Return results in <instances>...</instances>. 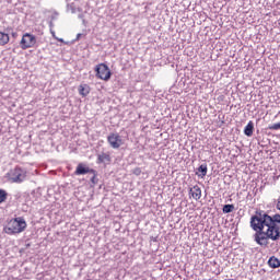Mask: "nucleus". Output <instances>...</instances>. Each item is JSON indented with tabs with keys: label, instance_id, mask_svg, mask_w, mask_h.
<instances>
[{
	"label": "nucleus",
	"instance_id": "1",
	"mask_svg": "<svg viewBox=\"0 0 280 280\" xmlns=\"http://www.w3.org/2000/svg\"><path fill=\"white\" fill-rule=\"evenodd\" d=\"M250 228L256 232L254 242L258 246L268 248L270 240L271 242L280 240V214L269 215L264 210H257L250 218Z\"/></svg>",
	"mask_w": 280,
	"mask_h": 280
},
{
	"label": "nucleus",
	"instance_id": "2",
	"mask_svg": "<svg viewBox=\"0 0 280 280\" xmlns=\"http://www.w3.org/2000/svg\"><path fill=\"white\" fill-rule=\"evenodd\" d=\"M27 229V223L23 218L12 219L4 228L3 231L7 235H16L23 233Z\"/></svg>",
	"mask_w": 280,
	"mask_h": 280
},
{
	"label": "nucleus",
	"instance_id": "3",
	"mask_svg": "<svg viewBox=\"0 0 280 280\" xmlns=\"http://www.w3.org/2000/svg\"><path fill=\"white\" fill-rule=\"evenodd\" d=\"M95 73L98 80H104L105 82H108V80H110V77L113 75V72H110V68H108L106 63L97 65L95 67Z\"/></svg>",
	"mask_w": 280,
	"mask_h": 280
},
{
	"label": "nucleus",
	"instance_id": "4",
	"mask_svg": "<svg viewBox=\"0 0 280 280\" xmlns=\"http://www.w3.org/2000/svg\"><path fill=\"white\" fill-rule=\"evenodd\" d=\"M34 45H36V36L25 33L20 42L21 49H31Z\"/></svg>",
	"mask_w": 280,
	"mask_h": 280
},
{
	"label": "nucleus",
	"instance_id": "5",
	"mask_svg": "<svg viewBox=\"0 0 280 280\" xmlns=\"http://www.w3.org/2000/svg\"><path fill=\"white\" fill-rule=\"evenodd\" d=\"M107 143H109L110 148L114 150H119L121 145H124V140L119 133H109L107 137Z\"/></svg>",
	"mask_w": 280,
	"mask_h": 280
},
{
	"label": "nucleus",
	"instance_id": "6",
	"mask_svg": "<svg viewBox=\"0 0 280 280\" xmlns=\"http://www.w3.org/2000/svg\"><path fill=\"white\" fill-rule=\"evenodd\" d=\"M26 173L23 171L21 167H15L13 171L10 173V180L12 183H23L26 178Z\"/></svg>",
	"mask_w": 280,
	"mask_h": 280
},
{
	"label": "nucleus",
	"instance_id": "7",
	"mask_svg": "<svg viewBox=\"0 0 280 280\" xmlns=\"http://www.w3.org/2000/svg\"><path fill=\"white\" fill-rule=\"evenodd\" d=\"M75 176H84V174H95V170L90 168L86 164L84 163H79L75 172Z\"/></svg>",
	"mask_w": 280,
	"mask_h": 280
},
{
	"label": "nucleus",
	"instance_id": "8",
	"mask_svg": "<svg viewBox=\"0 0 280 280\" xmlns=\"http://www.w3.org/2000/svg\"><path fill=\"white\" fill-rule=\"evenodd\" d=\"M189 194H191L194 200H198L199 198H202V190L198 185L190 188Z\"/></svg>",
	"mask_w": 280,
	"mask_h": 280
},
{
	"label": "nucleus",
	"instance_id": "9",
	"mask_svg": "<svg viewBox=\"0 0 280 280\" xmlns=\"http://www.w3.org/2000/svg\"><path fill=\"white\" fill-rule=\"evenodd\" d=\"M255 132V122L253 120H249L246 127L244 128V136L250 137Z\"/></svg>",
	"mask_w": 280,
	"mask_h": 280
},
{
	"label": "nucleus",
	"instance_id": "10",
	"mask_svg": "<svg viewBox=\"0 0 280 280\" xmlns=\"http://www.w3.org/2000/svg\"><path fill=\"white\" fill-rule=\"evenodd\" d=\"M267 264H268L269 268H273V269L280 268V260L276 256H271L268 259Z\"/></svg>",
	"mask_w": 280,
	"mask_h": 280
},
{
	"label": "nucleus",
	"instance_id": "11",
	"mask_svg": "<svg viewBox=\"0 0 280 280\" xmlns=\"http://www.w3.org/2000/svg\"><path fill=\"white\" fill-rule=\"evenodd\" d=\"M91 93V86L88 84H83L79 86V94L82 95V97H86Z\"/></svg>",
	"mask_w": 280,
	"mask_h": 280
},
{
	"label": "nucleus",
	"instance_id": "12",
	"mask_svg": "<svg viewBox=\"0 0 280 280\" xmlns=\"http://www.w3.org/2000/svg\"><path fill=\"white\" fill-rule=\"evenodd\" d=\"M197 173L196 175L199 176L200 178H205V176H207V172H208V167L207 164H201L198 168H197Z\"/></svg>",
	"mask_w": 280,
	"mask_h": 280
},
{
	"label": "nucleus",
	"instance_id": "13",
	"mask_svg": "<svg viewBox=\"0 0 280 280\" xmlns=\"http://www.w3.org/2000/svg\"><path fill=\"white\" fill-rule=\"evenodd\" d=\"M10 43V35L8 33L0 32V47Z\"/></svg>",
	"mask_w": 280,
	"mask_h": 280
},
{
	"label": "nucleus",
	"instance_id": "14",
	"mask_svg": "<svg viewBox=\"0 0 280 280\" xmlns=\"http://www.w3.org/2000/svg\"><path fill=\"white\" fill-rule=\"evenodd\" d=\"M110 161V155L108 153H101L98 154L97 158V163H109Z\"/></svg>",
	"mask_w": 280,
	"mask_h": 280
},
{
	"label": "nucleus",
	"instance_id": "15",
	"mask_svg": "<svg viewBox=\"0 0 280 280\" xmlns=\"http://www.w3.org/2000/svg\"><path fill=\"white\" fill-rule=\"evenodd\" d=\"M222 211L223 213H233V211H235V206L233 203L224 205Z\"/></svg>",
	"mask_w": 280,
	"mask_h": 280
},
{
	"label": "nucleus",
	"instance_id": "16",
	"mask_svg": "<svg viewBox=\"0 0 280 280\" xmlns=\"http://www.w3.org/2000/svg\"><path fill=\"white\" fill-rule=\"evenodd\" d=\"M5 200H8V191L0 189V205L5 202Z\"/></svg>",
	"mask_w": 280,
	"mask_h": 280
},
{
	"label": "nucleus",
	"instance_id": "17",
	"mask_svg": "<svg viewBox=\"0 0 280 280\" xmlns=\"http://www.w3.org/2000/svg\"><path fill=\"white\" fill-rule=\"evenodd\" d=\"M93 176L91 177V183L92 185H97L98 179H97V171L94 170V173H91Z\"/></svg>",
	"mask_w": 280,
	"mask_h": 280
},
{
	"label": "nucleus",
	"instance_id": "18",
	"mask_svg": "<svg viewBox=\"0 0 280 280\" xmlns=\"http://www.w3.org/2000/svg\"><path fill=\"white\" fill-rule=\"evenodd\" d=\"M267 130H280V122L269 125Z\"/></svg>",
	"mask_w": 280,
	"mask_h": 280
},
{
	"label": "nucleus",
	"instance_id": "19",
	"mask_svg": "<svg viewBox=\"0 0 280 280\" xmlns=\"http://www.w3.org/2000/svg\"><path fill=\"white\" fill-rule=\"evenodd\" d=\"M141 167H136L132 170V174H135V176H141Z\"/></svg>",
	"mask_w": 280,
	"mask_h": 280
},
{
	"label": "nucleus",
	"instance_id": "20",
	"mask_svg": "<svg viewBox=\"0 0 280 280\" xmlns=\"http://www.w3.org/2000/svg\"><path fill=\"white\" fill-rule=\"evenodd\" d=\"M11 34H12V36H13L14 38H16V36H19V34H18L16 32H12Z\"/></svg>",
	"mask_w": 280,
	"mask_h": 280
},
{
	"label": "nucleus",
	"instance_id": "21",
	"mask_svg": "<svg viewBox=\"0 0 280 280\" xmlns=\"http://www.w3.org/2000/svg\"><path fill=\"white\" fill-rule=\"evenodd\" d=\"M79 38H82V33L77 34V40H79Z\"/></svg>",
	"mask_w": 280,
	"mask_h": 280
},
{
	"label": "nucleus",
	"instance_id": "22",
	"mask_svg": "<svg viewBox=\"0 0 280 280\" xmlns=\"http://www.w3.org/2000/svg\"><path fill=\"white\" fill-rule=\"evenodd\" d=\"M49 27H54V22H50V23H49Z\"/></svg>",
	"mask_w": 280,
	"mask_h": 280
},
{
	"label": "nucleus",
	"instance_id": "23",
	"mask_svg": "<svg viewBox=\"0 0 280 280\" xmlns=\"http://www.w3.org/2000/svg\"><path fill=\"white\" fill-rule=\"evenodd\" d=\"M59 40V43H63L65 42V39H62V38H60V39H58Z\"/></svg>",
	"mask_w": 280,
	"mask_h": 280
},
{
	"label": "nucleus",
	"instance_id": "24",
	"mask_svg": "<svg viewBox=\"0 0 280 280\" xmlns=\"http://www.w3.org/2000/svg\"><path fill=\"white\" fill-rule=\"evenodd\" d=\"M52 36H56V32L51 31Z\"/></svg>",
	"mask_w": 280,
	"mask_h": 280
},
{
	"label": "nucleus",
	"instance_id": "25",
	"mask_svg": "<svg viewBox=\"0 0 280 280\" xmlns=\"http://www.w3.org/2000/svg\"><path fill=\"white\" fill-rule=\"evenodd\" d=\"M11 28H7V32H10Z\"/></svg>",
	"mask_w": 280,
	"mask_h": 280
}]
</instances>
